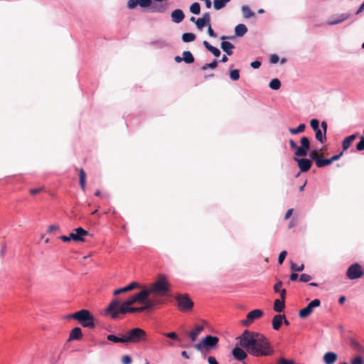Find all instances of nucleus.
<instances>
[{
    "instance_id": "1",
    "label": "nucleus",
    "mask_w": 364,
    "mask_h": 364,
    "mask_svg": "<svg viewBox=\"0 0 364 364\" xmlns=\"http://www.w3.org/2000/svg\"><path fill=\"white\" fill-rule=\"evenodd\" d=\"M238 339L240 346L254 356H267L273 353L269 341L261 333L245 330Z\"/></svg>"
},
{
    "instance_id": "2",
    "label": "nucleus",
    "mask_w": 364,
    "mask_h": 364,
    "mask_svg": "<svg viewBox=\"0 0 364 364\" xmlns=\"http://www.w3.org/2000/svg\"><path fill=\"white\" fill-rule=\"evenodd\" d=\"M147 291V297L152 295L150 298H159L165 296L170 291V284L164 275H160L159 278L153 282L149 288H144Z\"/></svg>"
},
{
    "instance_id": "3",
    "label": "nucleus",
    "mask_w": 364,
    "mask_h": 364,
    "mask_svg": "<svg viewBox=\"0 0 364 364\" xmlns=\"http://www.w3.org/2000/svg\"><path fill=\"white\" fill-rule=\"evenodd\" d=\"M68 318H73L84 328H93L95 326V318L90 311L81 309L67 316Z\"/></svg>"
},
{
    "instance_id": "4",
    "label": "nucleus",
    "mask_w": 364,
    "mask_h": 364,
    "mask_svg": "<svg viewBox=\"0 0 364 364\" xmlns=\"http://www.w3.org/2000/svg\"><path fill=\"white\" fill-rule=\"evenodd\" d=\"M130 307L127 306L124 302L122 304L118 299H113L106 309V313L112 318H117L119 314H126L129 313Z\"/></svg>"
},
{
    "instance_id": "5",
    "label": "nucleus",
    "mask_w": 364,
    "mask_h": 364,
    "mask_svg": "<svg viewBox=\"0 0 364 364\" xmlns=\"http://www.w3.org/2000/svg\"><path fill=\"white\" fill-rule=\"evenodd\" d=\"M125 343H140L147 341L146 332L140 328H134L124 333Z\"/></svg>"
},
{
    "instance_id": "6",
    "label": "nucleus",
    "mask_w": 364,
    "mask_h": 364,
    "mask_svg": "<svg viewBox=\"0 0 364 364\" xmlns=\"http://www.w3.org/2000/svg\"><path fill=\"white\" fill-rule=\"evenodd\" d=\"M141 304H143V306L140 307H130L129 313H139L151 311L156 306L163 304L164 301L161 299L156 297L149 298V299L141 302Z\"/></svg>"
},
{
    "instance_id": "7",
    "label": "nucleus",
    "mask_w": 364,
    "mask_h": 364,
    "mask_svg": "<svg viewBox=\"0 0 364 364\" xmlns=\"http://www.w3.org/2000/svg\"><path fill=\"white\" fill-rule=\"evenodd\" d=\"M301 146H297L296 142L293 139L289 140L291 149H296L294 154L297 156L304 157L307 155V152L310 149L309 139L306 136H303L300 140Z\"/></svg>"
},
{
    "instance_id": "8",
    "label": "nucleus",
    "mask_w": 364,
    "mask_h": 364,
    "mask_svg": "<svg viewBox=\"0 0 364 364\" xmlns=\"http://www.w3.org/2000/svg\"><path fill=\"white\" fill-rule=\"evenodd\" d=\"M175 299L177 301V307L179 311L182 312H189L192 311L194 303L188 294H177Z\"/></svg>"
},
{
    "instance_id": "9",
    "label": "nucleus",
    "mask_w": 364,
    "mask_h": 364,
    "mask_svg": "<svg viewBox=\"0 0 364 364\" xmlns=\"http://www.w3.org/2000/svg\"><path fill=\"white\" fill-rule=\"evenodd\" d=\"M219 338L216 336H207L198 343L195 345V348L198 351L205 350L207 351L214 348L218 343Z\"/></svg>"
},
{
    "instance_id": "10",
    "label": "nucleus",
    "mask_w": 364,
    "mask_h": 364,
    "mask_svg": "<svg viewBox=\"0 0 364 364\" xmlns=\"http://www.w3.org/2000/svg\"><path fill=\"white\" fill-rule=\"evenodd\" d=\"M364 274V270L358 263L350 265L346 272V275L350 279H356L360 278Z\"/></svg>"
},
{
    "instance_id": "11",
    "label": "nucleus",
    "mask_w": 364,
    "mask_h": 364,
    "mask_svg": "<svg viewBox=\"0 0 364 364\" xmlns=\"http://www.w3.org/2000/svg\"><path fill=\"white\" fill-rule=\"evenodd\" d=\"M149 298L147 297V291H144V289L141 290L137 294H135L134 295L130 296L129 299H127L126 301H124L125 304L129 306L132 307L131 306L134 304L138 302L141 303L145 300L149 299Z\"/></svg>"
},
{
    "instance_id": "12",
    "label": "nucleus",
    "mask_w": 364,
    "mask_h": 364,
    "mask_svg": "<svg viewBox=\"0 0 364 364\" xmlns=\"http://www.w3.org/2000/svg\"><path fill=\"white\" fill-rule=\"evenodd\" d=\"M149 298L147 297V291H144V289L141 290L137 294H135L134 295L130 296L129 299H127L126 301H124L125 304L129 306L132 307L131 306L134 304L138 302L141 303L145 300L149 299Z\"/></svg>"
},
{
    "instance_id": "13",
    "label": "nucleus",
    "mask_w": 364,
    "mask_h": 364,
    "mask_svg": "<svg viewBox=\"0 0 364 364\" xmlns=\"http://www.w3.org/2000/svg\"><path fill=\"white\" fill-rule=\"evenodd\" d=\"M264 315V312L261 309H254L249 312L246 316V319L242 321V324L248 326L256 319L261 318Z\"/></svg>"
},
{
    "instance_id": "14",
    "label": "nucleus",
    "mask_w": 364,
    "mask_h": 364,
    "mask_svg": "<svg viewBox=\"0 0 364 364\" xmlns=\"http://www.w3.org/2000/svg\"><path fill=\"white\" fill-rule=\"evenodd\" d=\"M321 305V301L318 299L311 301L305 308L301 309L299 313L300 318H304L309 316L313 311V309Z\"/></svg>"
},
{
    "instance_id": "15",
    "label": "nucleus",
    "mask_w": 364,
    "mask_h": 364,
    "mask_svg": "<svg viewBox=\"0 0 364 364\" xmlns=\"http://www.w3.org/2000/svg\"><path fill=\"white\" fill-rule=\"evenodd\" d=\"M294 160L297 162L298 166L301 172H306L311 167L312 161L310 159L306 158L299 159L295 157Z\"/></svg>"
},
{
    "instance_id": "16",
    "label": "nucleus",
    "mask_w": 364,
    "mask_h": 364,
    "mask_svg": "<svg viewBox=\"0 0 364 364\" xmlns=\"http://www.w3.org/2000/svg\"><path fill=\"white\" fill-rule=\"evenodd\" d=\"M151 4V0H129L127 7L129 9H134L137 5H139L142 8H148Z\"/></svg>"
},
{
    "instance_id": "17",
    "label": "nucleus",
    "mask_w": 364,
    "mask_h": 364,
    "mask_svg": "<svg viewBox=\"0 0 364 364\" xmlns=\"http://www.w3.org/2000/svg\"><path fill=\"white\" fill-rule=\"evenodd\" d=\"M350 16V14H341L335 15L327 21V24L330 26L338 24L349 18Z\"/></svg>"
},
{
    "instance_id": "18",
    "label": "nucleus",
    "mask_w": 364,
    "mask_h": 364,
    "mask_svg": "<svg viewBox=\"0 0 364 364\" xmlns=\"http://www.w3.org/2000/svg\"><path fill=\"white\" fill-rule=\"evenodd\" d=\"M338 360V355L334 352H327L323 356V360L325 364H333Z\"/></svg>"
},
{
    "instance_id": "19",
    "label": "nucleus",
    "mask_w": 364,
    "mask_h": 364,
    "mask_svg": "<svg viewBox=\"0 0 364 364\" xmlns=\"http://www.w3.org/2000/svg\"><path fill=\"white\" fill-rule=\"evenodd\" d=\"M82 337V333L81 328L80 327H75L70 331L68 341H80Z\"/></svg>"
},
{
    "instance_id": "20",
    "label": "nucleus",
    "mask_w": 364,
    "mask_h": 364,
    "mask_svg": "<svg viewBox=\"0 0 364 364\" xmlns=\"http://www.w3.org/2000/svg\"><path fill=\"white\" fill-rule=\"evenodd\" d=\"M185 18V15L181 9H176L171 13L172 21L176 23H181Z\"/></svg>"
},
{
    "instance_id": "21",
    "label": "nucleus",
    "mask_w": 364,
    "mask_h": 364,
    "mask_svg": "<svg viewBox=\"0 0 364 364\" xmlns=\"http://www.w3.org/2000/svg\"><path fill=\"white\" fill-rule=\"evenodd\" d=\"M232 354L234 358L238 360H243L247 357V354L239 347L233 348Z\"/></svg>"
},
{
    "instance_id": "22",
    "label": "nucleus",
    "mask_w": 364,
    "mask_h": 364,
    "mask_svg": "<svg viewBox=\"0 0 364 364\" xmlns=\"http://www.w3.org/2000/svg\"><path fill=\"white\" fill-rule=\"evenodd\" d=\"M283 318H284V314H277V315H275L274 317H273V319H272V328L274 329V330H279L282 324V322H283Z\"/></svg>"
},
{
    "instance_id": "23",
    "label": "nucleus",
    "mask_w": 364,
    "mask_h": 364,
    "mask_svg": "<svg viewBox=\"0 0 364 364\" xmlns=\"http://www.w3.org/2000/svg\"><path fill=\"white\" fill-rule=\"evenodd\" d=\"M149 7L150 11L154 13H164L167 9V6L166 4L159 5L151 3V6Z\"/></svg>"
},
{
    "instance_id": "24",
    "label": "nucleus",
    "mask_w": 364,
    "mask_h": 364,
    "mask_svg": "<svg viewBox=\"0 0 364 364\" xmlns=\"http://www.w3.org/2000/svg\"><path fill=\"white\" fill-rule=\"evenodd\" d=\"M220 47L228 55H231L232 54V49L235 48L233 44L225 41L221 43Z\"/></svg>"
},
{
    "instance_id": "25",
    "label": "nucleus",
    "mask_w": 364,
    "mask_h": 364,
    "mask_svg": "<svg viewBox=\"0 0 364 364\" xmlns=\"http://www.w3.org/2000/svg\"><path fill=\"white\" fill-rule=\"evenodd\" d=\"M203 326H197L194 330L188 333V337L191 338L192 342L197 339V337L203 331Z\"/></svg>"
},
{
    "instance_id": "26",
    "label": "nucleus",
    "mask_w": 364,
    "mask_h": 364,
    "mask_svg": "<svg viewBox=\"0 0 364 364\" xmlns=\"http://www.w3.org/2000/svg\"><path fill=\"white\" fill-rule=\"evenodd\" d=\"M357 134H352L346 137L342 143V147L343 151L347 150L351 145L352 142L357 138Z\"/></svg>"
},
{
    "instance_id": "27",
    "label": "nucleus",
    "mask_w": 364,
    "mask_h": 364,
    "mask_svg": "<svg viewBox=\"0 0 364 364\" xmlns=\"http://www.w3.org/2000/svg\"><path fill=\"white\" fill-rule=\"evenodd\" d=\"M285 308V301L283 299H276L274 302V310L277 312H282Z\"/></svg>"
},
{
    "instance_id": "28",
    "label": "nucleus",
    "mask_w": 364,
    "mask_h": 364,
    "mask_svg": "<svg viewBox=\"0 0 364 364\" xmlns=\"http://www.w3.org/2000/svg\"><path fill=\"white\" fill-rule=\"evenodd\" d=\"M204 47L211 52L215 57H219L220 55V51L218 48L213 47L211 46L208 41H204L203 43Z\"/></svg>"
},
{
    "instance_id": "29",
    "label": "nucleus",
    "mask_w": 364,
    "mask_h": 364,
    "mask_svg": "<svg viewBox=\"0 0 364 364\" xmlns=\"http://www.w3.org/2000/svg\"><path fill=\"white\" fill-rule=\"evenodd\" d=\"M247 32V28L245 24H238L235 28V33L237 36H243Z\"/></svg>"
},
{
    "instance_id": "30",
    "label": "nucleus",
    "mask_w": 364,
    "mask_h": 364,
    "mask_svg": "<svg viewBox=\"0 0 364 364\" xmlns=\"http://www.w3.org/2000/svg\"><path fill=\"white\" fill-rule=\"evenodd\" d=\"M80 185L82 191H85L86 173L82 168L79 170Z\"/></svg>"
},
{
    "instance_id": "31",
    "label": "nucleus",
    "mask_w": 364,
    "mask_h": 364,
    "mask_svg": "<svg viewBox=\"0 0 364 364\" xmlns=\"http://www.w3.org/2000/svg\"><path fill=\"white\" fill-rule=\"evenodd\" d=\"M183 60L188 64L193 63L195 60L193 55L190 51L183 52Z\"/></svg>"
},
{
    "instance_id": "32",
    "label": "nucleus",
    "mask_w": 364,
    "mask_h": 364,
    "mask_svg": "<svg viewBox=\"0 0 364 364\" xmlns=\"http://www.w3.org/2000/svg\"><path fill=\"white\" fill-rule=\"evenodd\" d=\"M309 156L311 159L315 161V164L317 166V161L321 159V158L323 157V154H319L316 149H314L310 152Z\"/></svg>"
},
{
    "instance_id": "33",
    "label": "nucleus",
    "mask_w": 364,
    "mask_h": 364,
    "mask_svg": "<svg viewBox=\"0 0 364 364\" xmlns=\"http://www.w3.org/2000/svg\"><path fill=\"white\" fill-rule=\"evenodd\" d=\"M231 0H214L213 1V6L216 10H220L224 8L227 3L230 2Z\"/></svg>"
},
{
    "instance_id": "34",
    "label": "nucleus",
    "mask_w": 364,
    "mask_h": 364,
    "mask_svg": "<svg viewBox=\"0 0 364 364\" xmlns=\"http://www.w3.org/2000/svg\"><path fill=\"white\" fill-rule=\"evenodd\" d=\"M316 132V139L321 143H323L326 140V133L321 131V129L314 131Z\"/></svg>"
},
{
    "instance_id": "35",
    "label": "nucleus",
    "mask_w": 364,
    "mask_h": 364,
    "mask_svg": "<svg viewBox=\"0 0 364 364\" xmlns=\"http://www.w3.org/2000/svg\"><path fill=\"white\" fill-rule=\"evenodd\" d=\"M107 339L114 343H125L124 334L122 337H117L114 335H108Z\"/></svg>"
},
{
    "instance_id": "36",
    "label": "nucleus",
    "mask_w": 364,
    "mask_h": 364,
    "mask_svg": "<svg viewBox=\"0 0 364 364\" xmlns=\"http://www.w3.org/2000/svg\"><path fill=\"white\" fill-rule=\"evenodd\" d=\"M306 125L304 124H300L296 128H289V132L291 134H297L304 131Z\"/></svg>"
},
{
    "instance_id": "37",
    "label": "nucleus",
    "mask_w": 364,
    "mask_h": 364,
    "mask_svg": "<svg viewBox=\"0 0 364 364\" xmlns=\"http://www.w3.org/2000/svg\"><path fill=\"white\" fill-rule=\"evenodd\" d=\"M196 36L192 33H185L182 35V40L185 43H188L195 41Z\"/></svg>"
},
{
    "instance_id": "38",
    "label": "nucleus",
    "mask_w": 364,
    "mask_h": 364,
    "mask_svg": "<svg viewBox=\"0 0 364 364\" xmlns=\"http://www.w3.org/2000/svg\"><path fill=\"white\" fill-rule=\"evenodd\" d=\"M190 11L196 15H198L200 13V5L198 2H195L190 6Z\"/></svg>"
},
{
    "instance_id": "39",
    "label": "nucleus",
    "mask_w": 364,
    "mask_h": 364,
    "mask_svg": "<svg viewBox=\"0 0 364 364\" xmlns=\"http://www.w3.org/2000/svg\"><path fill=\"white\" fill-rule=\"evenodd\" d=\"M242 11L243 16L247 18L252 17L255 15L254 12H252L247 6H243L242 8Z\"/></svg>"
},
{
    "instance_id": "40",
    "label": "nucleus",
    "mask_w": 364,
    "mask_h": 364,
    "mask_svg": "<svg viewBox=\"0 0 364 364\" xmlns=\"http://www.w3.org/2000/svg\"><path fill=\"white\" fill-rule=\"evenodd\" d=\"M218 65V60H214L213 62L210 63H205V65H203L202 67H201V70H206L207 69H215V68H217Z\"/></svg>"
},
{
    "instance_id": "41",
    "label": "nucleus",
    "mask_w": 364,
    "mask_h": 364,
    "mask_svg": "<svg viewBox=\"0 0 364 364\" xmlns=\"http://www.w3.org/2000/svg\"><path fill=\"white\" fill-rule=\"evenodd\" d=\"M269 87L271 89L274 90H279L281 87V82L277 78L272 80L271 82H269Z\"/></svg>"
},
{
    "instance_id": "42",
    "label": "nucleus",
    "mask_w": 364,
    "mask_h": 364,
    "mask_svg": "<svg viewBox=\"0 0 364 364\" xmlns=\"http://www.w3.org/2000/svg\"><path fill=\"white\" fill-rule=\"evenodd\" d=\"M75 234L79 237H84L85 236H87L89 235V232L85 230V229H83L81 227H79V228H77L75 229Z\"/></svg>"
},
{
    "instance_id": "43",
    "label": "nucleus",
    "mask_w": 364,
    "mask_h": 364,
    "mask_svg": "<svg viewBox=\"0 0 364 364\" xmlns=\"http://www.w3.org/2000/svg\"><path fill=\"white\" fill-rule=\"evenodd\" d=\"M332 164L331 159H322L317 161V167L321 168Z\"/></svg>"
},
{
    "instance_id": "44",
    "label": "nucleus",
    "mask_w": 364,
    "mask_h": 364,
    "mask_svg": "<svg viewBox=\"0 0 364 364\" xmlns=\"http://www.w3.org/2000/svg\"><path fill=\"white\" fill-rule=\"evenodd\" d=\"M231 80L236 81L240 78V70L238 69L232 70L230 73Z\"/></svg>"
},
{
    "instance_id": "45",
    "label": "nucleus",
    "mask_w": 364,
    "mask_h": 364,
    "mask_svg": "<svg viewBox=\"0 0 364 364\" xmlns=\"http://www.w3.org/2000/svg\"><path fill=\"white\" fill-rule=\"evenodd\" d=\"M69 237H70V240H73L75 242H83L85 241V238L84 237H79L76 234L75 232H71L69 234Z\"/></svg>"
},
{
    "instance_id": "46",
    "label": "nucleus",
    "mask_w": 364,
    "mask_h": 364,
    "mask_svg": "<svg viewBox=\"0 0 364 364\" xmlns=\"http://www.w3.org/2000/svg\"><path fill=\"white\" fill-rule=\"evenodd\" d=\"M310 125L314 131H316L319 129V122L316 119H313L310 122Z\"/></svg>"
},
{
    "instance_id": "47",
    "label": "nucleus",
    "mask_w": 364,
    "mask_h": 364,
    "mask_svg": "<svg viewBox=\"0 0 364 364\" xmlns=\"http://www.w3.org/2000/svg\"><path fill=\"white\" fill-rule=\"evenodd\" d=\"M304 269V265L302 264L300 266H297L295 263H291V269L295 272H301Z\"/></svg>"
},
{
    "instance_id": "48",
    "label": "nucleus",
    "mask_w": 364,
    "mask_h": 364,
    "mask_svg": "<svg viewBox=\"0 0 364 364\" xmlns=\"http://www.w3.org/2000/svg\"><path fill=\"white\" fill-rule=\"evenodd\" d=\"M196 25L199 30H201L203 27L207 26L202 18H199L196 21Z\"/></svg>"
},
{
    "instance_id": "49",
    "label": "nucleus",
    "mask_w": 364,
    "mask_h": 364,
    "mask_svg": "<svg viewBox=\"0 0 364 364\" xmlns=\"http://www.w3.org/2000/svg\"><path fill=\"white\" fill-rule=\"evenodd\" d=\"M350 363L351 364H364V360L361 356L358 355L351 360Z\"/></svg>"
},
{
    "instance_id": "50",
    "label": "nucleus",
    "mask_w": 364,
    "mask_h": 364,
    "mask_svg": "<svg viewBox=\"0 0 364 364\" xmlns=\"http://www.w3.org/2000/svg\"><path fill=\"white\" fill-rule=\"evenodd\" d=\"M207 26L210 25V15L209 13H205L201 17Z\"/></svg>"
},
{
    "instance_id": "51",
    "label": "nucleus",
    "mask_w": 364,
    "mask_h": 364,
    "mask_svg": "<svg viewBox=\"0 0 364 364\" xmlns=\"http://www.w3.org/2000/svg\"><path fill=\"white\" fill-rule=\"evenodd\" d=\"M356 149L358 151L364 150V136H361L360 141L357 144Z\"/></svg>"
},
{
    "instance_id": "52",
    "label": "nucleus",
    "mask_w": 364,
    "mask_h": 364,
    "mask_svg": "<svg viewBox=\"0 0 364 364\" xmlns=\"http://www.w3.org/2000/svg\"><path fill=\"white\" fill-rule=\"evenodd\" d=\"M311 279V277L307 274L300 275L299 280L302 282H308Z\"/></svg>"
},
{
    "instance_id": "53",
    "label": "nucleus",
    "mask_w": 364,
    "mask_h": 364,
    "mask_svg": "<svg viewBox=\"0 0 364 364\" xmlns=\"http://www.w3.org/2000/svg\"><path fill=\"white\" fill-rule=\"evenodd\" d=\"M287 255V252L285 250L280 252L279 257H278L279 264H282L284 262V260L285 259Z\"/></svg>"
},
{
    "instance_id": "54",
    "label": "nucleus",
    "mask_w": 364,
    "mask_h": 364,
    "mask_svg": "<svg viewBox=\"0 0 364 364\" xmlns=\"http://www.w3.org/2000/svg\"><path fill=\"white\" fill-rule=\"evenodd\" d=\"M283 285V282L281 280H277L276 284L274 285V291L275 292H279L282 289V287Z\"/></svg>"
},
{
    "instance_id": "55",
    "label": "nucleus",
    "mask_w": 364,
    "mask_h": 364,
    "mask_svg": "<svg viewBox=\"0 0 364 364\" xmlns=\"http://www.w3.org/2000/svg\"><path fill=\"white\" fill-rule=\"evenodd\" d=\"M164 335L166 337H167L168 338H171V339H173V340H178V335L175 332L166 333H164Z\"/></svg>"
},
{
    "instance_id": "56",
    "label": "nucleus",
    "mask_w": 364,
    "mask_h": 364,
    "mask_svg": "<svg viewBox=\"0 0 364 364\" xmlns=\"http://www.w3.org/2000/svg\"><path fill=\"white\" fill-rule=\"evenodd\" d=\"M129 291L127 287H122V288H120V289H115L113 292V294L114 296H117L120 294H122V293H125V292H127Z\"/></svg>"
},
{
    "instance_id": "57",
    "label": "nucleus",
    "mask_w": 364,
    "mask_h": 364,
    "mask_svg": "<svg viewBox=\"0 0 364 364\" xmlns=\"http://www.w3.org/2000/svg\"><path fill=\"white\" fill-rule=\"evenodd\" d=\"M128 291H132L137 287H139V284L138 282H133L132 283H130L129 284H128L127 286H126Z\"/></svg>"
},
{
    "instance_id": "58",
    "label": "nucleus",
    "mask_w": 364,
    "mask_h": 364,
    "mask_svg": "<svg viewBox=\"0 0 364 364\" xmlns=\"http://www.w3.org/2000/svg\"><path fill=\"white\" fill-rule=\"evenodd\" d=\"M123 364H130L132 363V358L129 355H125L122 358Z\"/></svg>"
},
{
    "instance_id": "59",
    "label": "nucleus",
    "mask_w": 364,
    "mask_h": 364,
    "mask_svg": "<svg viewBox=\"0 0 364 364\" xmlns=\"http://www.w3.org/2000/svg\"><path fill=\"white\" fill-rule=\"evenodd\" d=\"M42 191H43V188H32V189H30L29 193H30L31 195H36V194H38V193H40L41 192H42Z\"/></svg>"
},
{
    "instance_id": "60",
    "label": "nucleus",
    "mask_w": 364,
    "mask_h": 364,
    "mask_svg": "<svg viewBox=\"0 0 364 364\" xmlns=\"http://www.w3.org/2000/svg\"><path fill=\"white\" fill-rule=\"evenodd\" d=\"M279 58L277 55L272 54L270 57V62L273 64L278 63Z\"/></svg>"
},
{
    "instance_id": "61",
    "label": "nucleus",
    "mask_w": 364,
    "mask_h": 364,
    "mask_svg": "<svg viewBox=\"0 0 364 364\" xmlns=\"http://www.w3.org/2000/svg\"><path fill=\"white\" fill-rule=\"evenodd\" d=\"M59 229H60L59 226L55 225H51L48 228V232L51 233L55 230H58Z\"/></svg>"
},
{
    "instance_id": "62",
    "label": "nucleus",
    "mask_w": 364,
    "mask_h": 364,
    "mask_svg": "<svg viewBox=\"0 0 364 364\" xmlns=\"http://www.w3.org/2000/svg\"><path fill=\"white\" fill-rule=\"evenodd\" d=\"M277 364H294V362L292 360H288L284 358H280L279 359Z\"/></svg>"
},
{
    "instance_id": "63",
    "label": "nucleus",
    "mask_w": 364,
    "mask_h": 364,
    "mask_svg": "<svg viewBox=\"0 0 364 364\" xmlns=\"http://www.w3.org/2000/svg\"><path fill=\"white\" fill-rule=\"evenodd\" d=\"M251 67L254 69H257L260 67L261 63L258 60H255L254 62H252L250 64Z\"/></svg>"
},
{
    "instance_id": "64",
    "label": "nucleus",
    "mask_w": 364,
    "mask_h": 364,
    "mask_svg": "<svg viewBox=\"0 0 364 364\" xmlns=\"http://www.w3.org/2000/svg\"><path fill=\"white\" fill-rule=\"evenodd\" d=\"M208 362L209 364H218L215 357L210 356L208 358Z\"/></svg>"
}]
</instances>
